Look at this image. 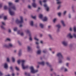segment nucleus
Segmentation results:
<instances>
[{"label": "nucleus", "instance_id": "1", "mask_svg": "<svg viewBox=\"0 0 76 76\" xmlns=\"http://www.w3.org/2000/svg\"><path fill=\"white\" fill-rule=\"evenodd\" d=\"M26 62V61L25 60H18L17 61V63L18 64H20V63H22L21 66L22 67V69L23 70H25V69H28L29 66L28 65L25 66V63Z\"/></svg>", "mask_w": 76, "mask_h": 76}, {"label": "nucleus", "instance_id": "2", "mask_svg": "<svg viewBox=\"0 0 76 76\" xmlns=\"http://www.w3.org/2000/svg\"><path fill=\"white\" fill-rule=\"evenodd\" d=\"M57 57H58V63L59 64H61L63 63V61L61 59H64V56L62 55L61 53L58 52L56 55Z\"/></svg>", "mask_w": 76, "mask_h": 76}, {"label": "nucleus", "instance_id": "3", "mask_svg": "<svg viewBox=\"0 0 76 76\" xmlns=\"http://www.w3.org/2000/svg\"><path fill=\"white\" fill-rule=\"evenodd\" d=\"M30 69V73L32 74H35V73H37V72H38V70H35L34 67L33 66H31Z\"/></svg>", "mask_w": 76, "mask_h": 76}, {"label": "nucleus", "instance_id": "4", "mask_svg": "<svg viewBox=\"0 0 76 76\" xmlns=\"http://www.w3.org/2000/svg\"><path fill=\"white\" fill-rule=\"evenodd\" d=\"M20 21H19L18 20H16L15 21L16 23H17V24H19V23H23V17H20Z\"/></svg>", "mask_w": 76, "mask_h": 76}, {"label": "nucleus", "instance_id": "5", "mask_svg": "<svg viewBox=\"0 0 76 76\" xmlns=\"http://www.w3.org/2000/svg\"><path fill=\"white\" fill-rule=\"evenodd\" d=\"M61 44L64 47H66L68 46V42L66 40H63L61 42Z\"/></svg>", "mask_w": 76, "mask_h": 76}, {"label": "nucleus", "instance_id": "6", "mask_svg": "<svg viewBox=\"0 0 76 76\" xmlns=\"http://www.w3.org/2000/svg\"><path fill=\"white\" fill-rule=\"evenodd\" d=\"M57 2V3L58 4H59L58 6V7L57 8V10H59L61 8V5L60 4L61 3V2L60 1V0H56Z\"/></svg>", "mask_w": 76, "mask_h": 76}, {"label": "nucleus", "instance_id": "7", "mask_svg": "<svg viewBox=\"0 0 76 76\" xmlns=\"http://www.w3.org/2000/svg\"><path fill=\"white\" fill-rule=\"evenodd\" d=\"M1 23L2 25L1 26H0L1 29H3V30H4V31L6 30V28L4 27V26H6V24H5V23L3 22H2Z\"/></svg>", "mask_w": 76, "mask_h": 76}, {"label": "nucleus", "instance_id": "8", "mask_svg": "<svg viewBox=\"0 0 76 76\" xmlns=\"http://www.w3.org/2000/svg\"><path fill=\"white\" fill-rule=\"evenodd\" d=\"M8 10L9 11V13L10 15H15V12H14L12 11L10 8H8Z\"/></svg>", "mask_w": 76, "mask_h": 76}, {"label": "nucleus", "instance_id": "9", "mask_svg": "<svg viewBox=\"0 0 76 76\" xmlns=\"http://www.w3.org/2000/svg\"><path fill=\"white\" fill-rule=\"evenodd\" d=\"M44 7H45V9H46V11L47 12H49V7L47 4H45L44 5Z\"/></svg>", "mask_w": 76, "mask_h": 76}, {"label": "nucleus", "instance_id": "10", "mask_svg": "<svg viewBox=\"0 0 76 76\" xmlns=\"http://www.w3.org/2000/svg\"><path fill=\"white\" fill-rule=\"evenodd\" d=\"M48 36L49 38L50 39H51V40H54V38H53V36H52V35L49 34H48Z\"/></svg>", "mask_w": 76, "mask_h": 76}, {"label": "nucleus", "instance_id": "11", "mask_svg": "<svg viewBox=\"0 0 76 76\" xmlns=\"http://www.w3.org/2000/svg\"><path fill=\"white\" fill-rule=\"evenodd\" d=\"M67 37L68 38H73V36L72 35V34L70 33H69L68 34Z\"/></svg>", "mask_w": 76, "mask_h": 76}, {"label": "nucleus", "instance_id": "12", "mask_svg": "<svg viewBox=\"0 0 76 76\" xmlns=\"http://www.w3.org/2000/svg\"><path fill=\"white\" fill-rule=\"evenodd\" d=\"M18 56L19 57H20V56H22V49H20L19 50L18 53Z\"/></svg>", "mask_w": 76, "mask_h": 76}, {"label": "nucleus", "instance_id": "13", "mask_svg": "<svg viewBox=\"0 0 76 76\" xmlns=\"http://www.w3.org/2000/svg\"><path fill=\"white\" fill-rule=\"evenodd\" d=\"M11 10L12 9L13 10H16V7L15 6L13 5L10 8Z\"/></svg>", "mask_w": 76, "mask_h": 76}, {"label": "nucleus", "instance_id": "14", "mask_svg": "<svg viewBox=\"0 0 76 76\" xmlns=\"http://www.w3.org/2000/svg\"><path fill=\"white\" fill-rule=\"evenodd\" d=\"M8 4H9V7L8 8H10V9L11 7H12V6H13V3L12 2L8 3Z\"/></svg>", "mask_w": 76, "mask_h": 76}, {"label": "nucleus", "instance_id": "15", "mask_svg": "<svg viewBox=\"0 0 76 76\" xmlns=\"http://www.w3.org/2000/svg\"><path fill=\"white\" fill-rule=\"evenodd\" d=\"M26 33H27V34H29V35H32V34L31 33V31H30V30L28 29L26 31Z\"/></svg>", "mask_w": 76, "mask_h": 76}, {"label": "nucleus", "instance_id": "16", "mask_svg": "<svg viewBox=\"0 0 76 76\" xmlns=\"http://www.w3.org/2000/svg\"><path fill=\"white\" fill-rule=\"evenodd\" d=\"M31 47L30 46H28L27 47V51H28V52H30V51H31Z\"/></svg>", "mask_w": 76, "mask_h": 76}, {"label": "nucleus", "instance_id": "17", "mask_svg": "<svg viewBox=\"0 0 76 76\" xmlns=\"http://www.w3.org/2000/svg\"><path fill=\"white\" fill-rule=\"evenodd\" d=\"M47 20H48V18H47V17L46 16L44 17L42 20L43 22H46V21H47Z\"/></svg>", "mask_w": 76, "mask_h": 76}, {"label": "nucleus", "instance_id": "18", "mask_svg": "<svg viewBox=\"0 0 76 76\" xmlns=\"http://www.w3.org/2000/svg\"><path fill=\"white\" fill-rule=\"evenodd\" d=\"M38 64H41V65H42V66H44L45 64V62H44V61H43L42 62H38Z\"/></svg>", "mask_w": 76, "mask_h": 76}, {"label": "nucleus", "instance_id": "19", "mask_svg": "<svg viewBox=\"0 0 76 76\" xmlns=\"http://www.w3.org/2000/svg\"><path fill=\"white\" fill-rule=\"evenodd\" d=\"M4 68L7 69L8 68V65H7V64L6 63L4 64Z\"/></svg>", "mask_w": 76, "mask_h": 76}, {"label": "nucleus", "instance_id": "20", "mask_svg": "<svg viewBox=\"0 0 76 76\" xmlns=\"http://www.w3.org/2000/svg\"><path fill=\"white\" fill-rule=\"evenodd\" d=\"M41 50L40 49H39V50H37V54L38 55H39L41 54Z\"/></svg>", "mask_w": 76, "mask_h": 76}, {"label": "nucleus", "instance_id": "21", "mask_svg": "<svg viewBox=\"0 0 76 76\" xmlns=\"http://www.w3.org/2000/svg\"><path fill=\"white\" fill-rule=\"evenodd\" d=\"M29 40L32 41V35L30 34L29 36Z\"/></svg>", "mask_w": 76, "mask_h": 76}, {"label": "nucleus", "instance_id": "22", "mask_svg": "<svg viewBox=\"0 0 76 76\" xmlns=\"http://www.w3.org/2000/svg\"><path fill=\"white\" fill-rule=\"evenodd\" d=\"M46 64L47 66H48L49 67H51L52 66L51 65V64H50L49 63V62H46Z\"/></svg>", "mask_w": 76, "mask_h": 76}, {"label": "nucleus", "instance_id": "23", "mask_svg": "<svg viewBox=\"0 0 76 76\" xmlns=\"http://www.w3.org/2000/svg\"><path fill=\"white\" fill-rule=\"evenodd\" d=\"M8 45V48H10L13 47V45H12V43H9Z\"/></svg>", "mask_w": 76, "mask_h": 76}, {"label": "nucleus", "instance_id": "24", "mask_svg": "<svg viewBox=\"0 0 76 76\" xmlns=\"http://www.w3.org/2000/svg\"><path fill=\"white\" fill-rule=\"evenodd\" d=\"M66 60L67 61H70L71 60V59L70 58V57L67 56L66 57Z\"/></svg>", "mask_w": 76, "mask_h": 76}, {"label": "nucleus", "instance_id": "25", "mask_svg": "<svg viewBox=\"0 0 76 76\" xmlns=\"http://www.w3.org/2000/svg\"><path fill=\"white\" fill-rule=\"evenodd\" d=\"M56 26V28H58L60 29V28H61V25H60V24H59L57 25Z\"/></svg>", "mask_w": 76, "mask_h": 76}, {"label": "nucleus", "instance_id": "26", "mask_svg": "<svg viewBox=\"0 0 76 76\" xmlns=\"http://www.w3.org/2000/svg\"><path fill=\"white\" fill-rule=\"evenodd\" d=\"M61 23H62V25H63V26H66V25L65 24H64V20H61Z\"/></svg>", "mask_w": 76, "mask_h": 76}, {"label": "nucleus", "instance_id": "27", "mask_svg": "<svg viewBox=\"0 0 76 76\" xmlns=\"http://www.w3.org/2000/svg\"><path fill=\"white\" fill-rule=\"evenodd\" d=\"M32 6L34 7H36L37 4L35 3V2H33V3L32 4Z\"/></svg>", "mask_w": 76, "mask_h": 76}, {"label": "nucleus", "instance_id": "28", "mask_svg": "<svg viewBox=\"0 0 76 76\" xmlns=\"http://www.w3.org/2000/svg\"><path fill=\"white\" fill-rule=\"evenodd\" d=\"M43 53H48V50H47V49H45L43 50Z\"/></svg>", "mask_w": 76, "mask_h": 76}, {"label": "nucleus", "instance_id": "29", "mask_svg": "<svg viewBox=\"0 0 76 76\" xmlns=\"http://www.w3.org/2000/svg\"><path fill=\"white\" fill-rule=\"evenodd\" d=\"M39 26L41 28H44V24L42 23H40L39 24Z\"/></svg>", "mask_w": 76, "mask_h": 76}, {"label": "nucleus", "instance_id": "30", "mask_svg": "<svg viewBox=\"0 0 76 76\" xmlns=\"http://www.w3.org/2000/svg\"><path fill=\"white\" fill-rule=\"evenodd\" d=\"M10 41V39L9 38H7L5 40V42H7V41Z\"/></svg>", "mask_w": 76, "mask_h": 76}, {"label": "nucleus", "instance_id": "31", "mask_svg": "<svg viewBox=\"0 0 76 76\" xmlns=\"http://www.w3.org/2000/svg\"><path fill=\"white\" fill-rule=\"evenodd\" d=\"M30 24L31 26H34V22L32 21H31L30 22Z\"/></svg>", "mask_w": 76, "mask_h": 76}, {"label": "nucleus", "instance_id": "32", "mask_svg": "<svg viewBox=\"0 0 76 76\" xmlns=\"http://www.w3.org/2000/svg\"><path fill=\"white\" fill-rule=\"evenodd\" d=\"M64 72H68V69L66 68H65L64 70Z\"/></svg>", "mask_w": 76, "mask_h": 76}, {"label": "nucleus", "instance_id": "33", "mask_svg": "<svg viewBox=\"0 0 76 76\" xmlns=\"http://www.w3.org/2000/svg\"><path fill=\"white\" fill-rule=\"evenodd\" d=\"M43 15H42V14H39V18H40V19H42V18H43Z\"/></svg>", "mask_w": 76, "mask_h": 76}, {"label": "nucleus", "instance_id": "34", "mask_svg": "<svg viewBox=\"0 0 76 76\" xmlns=\"http://www.w3.org/2000/svg\"><path fill=\"white\" fill-rule=\"evenodd\" d=\"M15 70H17V71H19V68H18V66H15Z\"/></svg>", "mask_w": 76, "mask_h": 76}, {"label": "nucleus", "instance_id": "35", "mask_svg": "<svg viewBox=\"0 0 76 76\" xmlns=\"http://www.w3.org/2000/svg\"><path fill=\"white\" fill-rule=\"evenodd\" d=\"M25 74L26 76H31V75H30V73H27V72H25Z\"/></svg>", "mask_w": 76, "mask_h": 76}, {"label": "nucleus", "instance_id": "36", "mask_svg": "<svg viewBox=\"0 0 76 76\" xmlns=\"http://www.w3.org/2000/svg\"><path fill=\"white\" fill-rule=\"evenodd\" d=\"M8 32L9 34H10V33H12V31L11 30V29L10 28H9L8 30Z\"/></svg>", "mask_w": 76, "mask_h": 76}, {"label": "nucleus", "instance_id": "37", "mask_svg": "<svg viewBox=\"0 0 76 76\" xmlns=\"http://www.w3.org/2000/svg\"><path fill=\"white\" fill-rule=\"evenodd\" d=\"M65 68V67L64 66H62L61 68V70H62V71H64V69Z\"/></svg>", "mask_w": 76, "mask_h": 76}, {"label": "nucleus", "instance_id": "38", "mask_svg": "<svg viewBox=\"0 0 76 76\" xmlns=\"http://www.w3.org/2000/svg\"><path fill=\"white\" fill-rule=\"evenodd\" d=\"M10 70L12 71V72H13V67L12 66H11L10 67Z\"/></svg>", "mask_w": 76, "mask_h": 76}, {"label": "nucleus", "instance_id": "39", "mask_svg": "<svg viewBox=\"0 0 76 76\" xmlns=\"http://www.w3.org/2000/svg\"><path fill=\"white\" fill-rule=\"evenodd\" d=\"M4 47H6L7 48H8V45L7 44H5L3 45Z\"/></svg>", "mask_w": 76, "mask_h": 76}, {"label": "nucleus", "instance_id": "40", "mask_svg": "<svg viewBox=\"0 0 76 76\" xmlns=\"http://www.w3.org/2000/svg\"><path fill=\"white\" fill-rule=\"evenodd\" d=\"M56 21H57V18H54L53 20V22H54V23H55V22H56Z\"/></svg>", "mask_w": 76, "mask_h": 76}, {"label": "nucleus", "instance_id": "41", "mask_svg": "<svg viewBox=\"0 0 76 76\" xmlns=\"http://www.w3.org/2000/svg\"><path fill=\"white\" fill-rule=\"evenodd\" d=\"M31 17L32 18L34 19H36V16H33L31 15Z\"/></svg>", "mask_w": 76, "mask_h": 76}, {"label": "nucleus", "instance_id": "42", "mask_svg": "<svg viewBox=\"0 0 76 76\" xmlns=\"http://www.w3.org/2000/svg\"><path fill=\"white\" fill-rule=\"evenodd\" d=\"M72 37H74V38H76V34H74Z\"/></svg>", "mask_w": 76, "mask_h": 76}, {"label": "nucleus", "instance_id": "43", "mask_svg": "<svg viewBox=\"0 0 76 76\" xmlns=\"http://www.w3.org/2000/svg\"><path fill=\"white\" fill-rule=\"evenodd\" d=\"M12 61L13 62H15V58L13 57H12Z\"/></svg>", "mask_w": 76, "mask_h": 76}, {"label": "nucleus", "instance_id": "44", "mask_svg": "<svg viewBox=\"0 0 76 76\" xmlns=\"http://www.w3.org/2000/svg\"><path fill=\"white\" fill-rule=\"evenodd\" d=\"M69 65V63H66V67H68Z\"/></svg>", "mask_w": 76, "mask_h": 76}, {"label": "nucleus", "instance_id": "45", "mask_svg": "<svg viewBox=\"0 0 76 76\" xmlns=\"http://www.w3.org/2000/svg\"><path fill=\"white\" fill-rule=\"evenodd\" d=\"M17 29H18V28H17V27H15L14 28V31H17Z\"/></svg>", "mask_w": 76, "mask_h": 76}, {"label": "nucleus", "instance_id": "46", "mask_svg": "<svg viewBox=\"0 0 76 76\" xmlns=\"http://www.w3.org/2000/svg\"><path fill=\"white\" fill-rule=\"evenodd\" d=\"M60 28H57V31H56V32L58 33L59 32H60Z\"/></svg>", "mask_w": 76, "mask_h": 76}, {"label": "nucleus", "instance_id": "47", "mask_svg": "<svg viewBox=\"0 0 76 76\" xmlns=\"http://www.w3.org/2000/svg\"><path fill=\"white\" fill-rule=\"evenodd\" d=\"M7 9H8V8L7 7V6H4V9H5V10H6Z\"/></svg>", "mask_w": 76, "mask_h": 76}, {"label": "nucleus", "instance_id": "48", "mask_svg": "<svg viewBox=\"0 0 76 76\" xmlns=\"http://www.w3.org/2000/svg\"><path fill=\"white\" fill-rule=\"evenodd\" d=\"M74 31L75 32H76V26L74 28Z\"/></svg>", "mask_w": 76, "mask_h": 76}, {"label": "nucleus", "instance_id": "49", "mask_svg": "<svg viewBox=\"0 0 76 76\" xmlns=\"http://www.w3.org/2000/svg\"><path fill=\"white\" fill-rule=\"evenodd\" d=\"M34 39L35 40H36V41H39L38 39H37L36 37H34Z\"/></svg>", "mask_w": 76, "mask_h": 76}, {"label": "nucleus", "instance_id": "50", "mask_svg": "<svg viewBox=\"0 0 76 76\" xmlns=\"http://www.w3.org/2000/svg\"><path fill=\"white\" fill-rule=\"evenodd\" d=\"M4 19L5 20H6L7 19V17L6 16H5L4 17Z\"/></svg>", "mask_w": 76, "mask_h": 76}, {"label": "nucleus", "instance_id": "51", "mask_svg": "<svg viewBox=\"0 0 76 76\" xmlns=\"http://www.w3.org/2000/svg\"><path fill=\"white\" fill-rule=\"evenodd\" d=\"M66 13H67V11H65L64 12L63 14L64 15H66Z\"/></svg>", "mask_w": 76, "mask_h": 76}, {"label": "nucleus", "instance_id": "52", "mask_svg": "<svg viewBox=\"0 0 76 76\" xmlns=\"http://www.w3.org/2000/svg\"><path fill=\"white\" fill-rule=\"evenodd\" d=\"M7 62H9L10 61V60L9 59V58H7Z\"/></svg>", "mask_w": 76, "mask_h": 76}, {"label": "nucleus", "instance_id": "53", "mask_svg": "<svg viewBox=\"0 0 76 76\" xmlns=\"http://www.w3.org/2000/svg\"><path fill=\"white\" fill-rule=\"evenodd\" d=\"M69 18H71V14H69L68 15Z\"/></svg>", "mask_w": 76, "mask_h": 76}, {"label": "nucleus", "instance_id": "54", "mask_svg": "<svg viewBox=\"0 0 76 76\" xmlns=\"http://www.w3.org/2000/svg\"><path fill=\"white\" fill-rule=\"evenodd\" d=\"M18 43L20 45H22V43H21L20 41H18Z\"/></svg>", "mask_w": 76, "mask_h": 76}, {"label": "nucleus", "instance_id": "55", "mask_svg": "<svg viewBox=\"0 0 76 76\" xmlns=\"http://www.w3.org/2000/svg\"><path fill=\"white\" fill-rule=\"evenodd\" d=\"M28 9H31V6L29 5L28 6Z\"/></svg>", "mask_w": 76, "mask_h": 76}, {"label": "nucleus", "instance_id": "56", "mask_svg": "<svg viewBox=\"0 0 76 76\" xmlns=\"http://www.w3.org/2000/svg\"><path fill=\"white\" fill-rule=\"evenodd\" d=\"M39 4H40L42 6V2L41 1H39Z\"/></svg>", "mask_w": 76, "mask_h": 76}, {"label": "nucleus", "instance_id": "57", "mask_svg": "<svg viewBox=\"0 0 76 76\" xmlns=\"http://www.w3.org/2000/svg\"><path fill=\"white\" fill-rule=\"evenodd\" d=\"M58 15L59 16H61V13L59 12L58 13Z\"/></svg>", "mask_w": 76, "mask_h": 76}, {"label": "nucleus", "instance_id": "58", "mask_svg": "<svg viewBox=\"0 0 76 76\" xmlns=\"http://www.w3.org/2000/svg\"><path fill=\"white\" fill-rule=\"evenodd\" d=\"M23 26V25H22V24H20L19 26V27H22Z\"/></svg>", "mask_w": 76, "mask_h": 76}, {"label": "nucleus", "instance_id": "59", "mask_svg": "<svg viewBox=\"0 0 76 76\" xmlns=\"http://www.w3.org/2000/svg\"><path fill=\"white\" fill-rule=\"evenodd\" d=\"M37 49H39V45H37Z\"/></svg>", "mask_w": 76, "mask_h": 76}, {"label": "nucleus", "instance_id": "60", "mask_svg": "<svg viewBox=\"0 0 76 76\" xmlns=\"http://www.w3.org/2000/svg\"><path fill=\"white\" fill-rule=\"evenodd\" d=\"M28 11V10L26 9H24V12H27Z\"/></svg>", "mask_w": 76, "mask_h": 76}, {"label": "nucleus", "instance_id": "61", "mask_svg": "<svg viewBox=\"0 0 76 76\" xmlns=\"http://www.w3.org/2000/svg\"><path fill=\"white\" fill-rule=\"evenodd\" d=\"M2 75H3V73H2L0 71V76H2Z\"/></svg>", "mask_w": 76, "mask_h": 76}, {"label": "nucleus", "instance_id": "62", "mask_svg": "<svg viewBox=\"0 0 76 76\" xmlns=\"http://www.w3.org/2000/svg\"><path fill=\"white\" fill-rule=\"evenodd\" d=\"M20 35L21 36H23V33H20Z\"/></svg>", "mask_w": 76, "mask_h": 76}, {"label": "nucleus", "instance_id": "63", "mask_svg": "<svg viewBox=\"0 0 76 76\" xmlns=\"http://www.w3.org/2000/svg\"><path fill=\"white\" fill-rule=\"evenodd\" d=\"M42 36H43V35L42 34H40V37H42Z\"/></svg>", "mask_w": 76, "mask_h": 76}, {"label": "nucleus", "instance_id": "64", "mask_svg": "<svg viewBox=\"0 0 76 76\" xmlns=\"http://www.w3.org/2000/svg\"><path fill=\"white\" fill-rule=\"evenodd\" d=\"M74 74L75 76H76V71H75L74 72Z\"/></svg>", "mask_w": 76, "mask_h": 76}]
</instances>
